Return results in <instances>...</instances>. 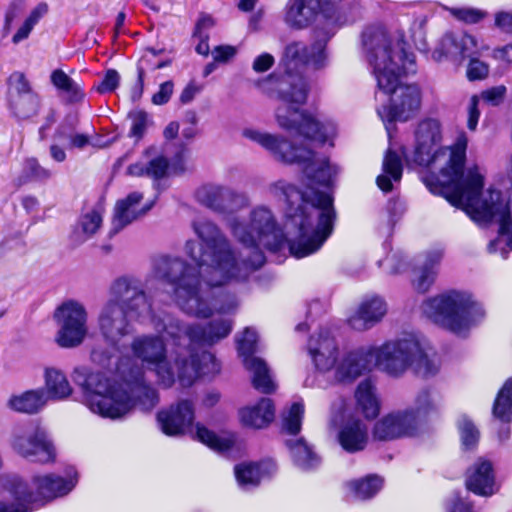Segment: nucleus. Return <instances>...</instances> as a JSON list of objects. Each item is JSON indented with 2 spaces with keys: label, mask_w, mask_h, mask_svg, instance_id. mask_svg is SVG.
<instances>
[{
  "label": "nucleus",
  "mask_w": 512,
  "mask_h": 512,
  "mask_svg": "<svg viewBox=\"0 0 512 512\" xmlns=\"http://www.w3.org/2000/svg\"><path fill=\"white\" fill-rule=\"evenodd\" d=\"M52 172L43 167L36 158H28L23 163L22 173L16 178L17 186L29 181H46L51 178Z\"/></svg>",
  "instance_id": "nucleus-41"
},
{
  "label": "nucleus",
  "mask_w": 512,
  "mask_h": 512,
  "mask_svg": "<svg viewBox=\"0 0 512 512\" xmlns=\"http://www.w3.org/2000/svg\"><path fill=\"white\" fill-rule=\"evenodd\" d=\"M155 327L173 341L175 348L171 359L183 386H190L199 376H213L220 372L221 366L215 356L207 351L198 356L195 346L212 345L227 337L232 330L230 320L219 319L202 327L199 324H185L179 319L166 317L161 325L156 324Z\"/></svg>",
  "instance_id": "nucleus-8"
},
{
  "label": "nucleus",
  "mask_w": 512,
  "mask_h": 512,
  "mask_svg": "<svg viewBox=\"0 0 512 512\" xmlns=\"http://www.w3.org/2000/svg\"><path fill=\"white\" fill-rule=\"evenodd\" d=\"M274 416V405L269 398H262L257 404L239 410L241 423L255 429L268 426L273 421Z\"/></svg>",
  "instance_id": "nucleus-28"
},
{
  "label": "nucleus",
  "mask_w": 512,
  "mask_h": 512,
  "mask_svg": "<svg viewBox=\"0 0 512 512\" xmlns=\"http://www.w3.org/2000/svg\"><path fill=\"white\" fill-rule=\"evenodd\" d=\"M483 49L485 47L479 45L477 39L469 34L447 33L439 40L432 52V58L436 62L445 59L463 61L465 58H469L467 78L470 81L483 80L488 76L489 66L476 58Z\"/></svg>",
  "instance_id": "nucleus-13"
},
{
  "label": "nucleus",
  "mask_w": 512,
  "mask_h": 512,
  "mask_svg": "<svg viewBox=\"0 0 512 512\" xmlns=\"http://www.w3.org/2000/svg\"><path fill=\"white\" fill-rule=\"evenodd\" d=\"M276 464L271 460L261 463H242L235 466L234 472L238 484L243 488L255 487L261 480L270 477L276 471Z\"/></svg>",
  "instance_id": "nucleus-27"
},
{
  "label": "nucleus",
  "mask_w": 512,
  "mask_h": 512,
  "mask_svg": "<svg viewBox=\"0 0 512 512\" xmlns=\"http://www.w3.org/2000/svg\"><path fill=\"white\" fill-rule=\"evenodd\" d=\"M342 1L343 0H321V4L323 6V15L326 18L332 17L338 4Z\"/></svg>",
  "instance_id": "nucleus-63"
},
{
  "label": "nucleus",
  "mask_w": 512,
  "mask_h": 512,
  "mask_svg": "<svg viewBox=\"0 0 512 512\" xmlns=\"http://www.w3.org/2000/svg\"><path fill=\"white\" fill-rule=\"evenodd\" d=\"M479 97L477 95H473L470 98L469 106H468V120L467 127L469 130H476L478 120L480 117V111L478 109Z\"/></svg>",
  "instance_id": "nucleus-52"
},
{
  "label": "nucleus",
  "mask_w": 512,
  "mask_h": 512,
  "mask_svg": "<svg viewBox=\"0 0 512 512\" xmlns=\"http://www.w3.org/2000/svg\"><path fill=\"white\" fill-rule=\"evenodd\" d=\"M315 368L327 372L335 367V379L350 383L364 372L377 367L391 377H401L407 371L429 379L438 374L440 361L428 340L416 333H406L381 346H371L343 355L338 362V348L328 333L312 336L307 345Z\"/></svg>",
  "instance_id": "nucleus-3"
},
{
  "label": "nucleus",
  "mask_w": 512,
  "mask_h": 512,
  "mask_svg": "<svg viewBox=\"0 0 512 512\" xmlns=\"http://www.w3.org/2000/svg\"><path fill=\"white\" fill-rule=\"evenodd\" d=\"M156 57V52L153 49H148L147 52L140 59L137 71H138V85H139V94L142 92L144 75L147 69L148 64L152 63V59Z\"/></svg>",
  "instance_id": "nucleus-50"
},
{
  "label": "nucleus",
  "mask_w": 512,
  "mask_h": 512,
  "mask_svg": "<svg viewBox=\"0 0 512 512\" xmlns=\"http://www.w3.org/2000/svg\"><path fill=\"white\" fill-rule=\"evenodd\" d=\"M103 209L99 206L84 213L80 218L75 231L77 241L83 243L91 238L102 226Z\"/></svg>",
  "instance_id": "nucleus-37"
},
{
  "label": "nucleus",
  "mask_w": 512,
  "mask_h": 512,
  "mask_svg": "<svg viewBox=\"0 0 512 512\" xmlns=\"http://www.w3.org/2000/svg\"><path fill=\"white\" fill-rule=\"evenodd\" d=\"M195 197L201 205L220 215L233 214L249 205L245 193L218 183L200 186Z\"/></svg>",
  "instance_id": "nucleus-17"
},
{
  "label": "nucleus",
  "mask_w": 512,
  "mask_h": 512,
  "mask_svg": "<svg viewBox=\"0 0 512 512\" xmlns=\"http://www.w3.org/2000/svg\"><path fill=\"white\" fill-rule=\"evenodd\" d=\"M50 81L57 90L66 95L70 102L81 101L85 96L81 86L61 69L51 72Z\"/></svg>",
  "instance_id": "nucleus-38"
},
{
  "label": "nucleus",
  "mask_w": 512,
  "mask_h": 512,
  "mask_svg": "<svg viewBox=\"0 0 512 512\" xmlns=\"http://www.w3.org/2000/svg\"><path fill=\"white\" fill-rule=\"evenodd\" d=\"M15 82V89L17 90V95L25 94V93H34L31 90L30 84L23 73H15L11 77Z\"/></svg>",
  "instance_id": "nucleus-59"
},
{
  "label": "nucleus",
  "mask_w": 512,
  "mask_h": 512,
  "mask_svg": "<svg viewBox=\"0 0 512 512\" xmlns=\"http://www.w3.org/2000/svg\"><path fill=\"white\" fill-rule=\"evenodd\" d=\"M78 481L74 470L67 472L66 476L57 474L37 475L32 478V488L22 480L13 483L6 501L10 509L21 508L27 512L44 505L55 498L67 495L73 490Z\"/></svg>",
  "instance_id": "nucleus-12"
},
{
  "label": "nucleus",
  "mask_w": 512,
  "mask_h": 512,
  "mask_svg": "<svg viewBox=\"0 0 512 512\" xmlns=\"http://www.w3.org/2000/svg\"><path fill=\"white\" fill-rule=\"evenodd\" d=\"M257 333L251 328H246L237 337V348L244 367L252 374L253 387L263 394H270L276 390V384L272 378L267 363L254 356L257 346Z\"/></svg>",
  "instance_id": "nucleus-16"
},
{
  "label": "nucleus",
  "mask_w": 512,
  "mask_h": 512,
  "mask_svg": "<svg viewBox=\"0 0 512 512\" xmlns=\"http://www.w3.org/2000/svg\"><path fill=\"white\" fill-rule=\"evenodd\" d=\"M274 64V57L269 53H263L255 58L253 62V70L258 73L269 70Z\"/></svg>",
  "instance_id": "nucleus-57"
},
{
  "label": "nucleus",
  "mask_w": 512,
  "mask_h": 512,
  "mask_svg": "<svg viewBox=\"0 0 512 512\" xmlns=\"http://www.w3.org/2000/svg\"><path fill=\"white\" fill-rule=\"evenodd\" d=\"M304 405L300 402L293 403L282 415V427L287 433L295 435L300 432Z\"/></svg>",
  "instance_id": "nucleus-43"
},
{
  "label": "nucleus",
  "mask_w": 512,
  "mask_h": 512,
  "mask_svg": "<svg viewBox=\"0 0 512 512\" xmlns=\"http://www.w3.org/2000/svg\"><path fill=\"white\" fill-rule=\"evenodd\" d=\"M143 194L138 191L131 192L124 199L117 201L112 219L111 234H116L133 221L144 216L152 204L140 207Z\"/></svg>",
  "instance_id": "nucleus-23"
},
{
  "label": "nucleus",
  "mask_w": 512,
  "mask_h": 512,
  "mask_svg": "<svg viewBox=\"0 0 512 512\" xmlns=\"http://www.w3.org/2000/svg\"><path fill=\"white\" fill-rule=\"evenodd\" d=\"M198 441L217 452H227L237 443V437L232 432L216 434L205 426L197 424L194 436Z\"/></svg>",
  "instance_id": "nucleus-34"
},
{
  "label": "nucleus",
  "mask_w": 512,
  "mask_h": 512,
  "mask_svg": "<svg viewBox=\"0 0 512 512\" xmlns=\"http://www.w3.org/2000/svg\"><path fill=\"white\" fill-rule=\"evenodd\" d=\"M387 313V304L379 296L364 298L348 318V325L355 331H366L382 321Z\"/></svg>",
  "instance_id": "nucleus-21"
},
{
  "label": "nucleus",
  "mask_w": 512,
  "mask_h": 512,
  "mask_svg": "<svg viewBox=\"0 0 512 512\" xmlns=\"http://www.w3.org/2000/svg\"><path fill=\"white\" fill-rule=\"evenodd\" d=\"M493 415L502 422L512 421V379H508L495 399Z\"/></svg>",
  "instance_id": "nucleus-40"
},
{
  "label": "nucleus",
  "mask_w": 512,
  "mask_h": 512,
  "mask_svg": "<svg viewBox=\"0 0 512 512\" xmlns=\"http://www.w3.org/2000/svg\"><path fill=\"white\" fill-rule=\"evenodd\" d=\"M458 427L463 446L466 449L474 447L479 440V431L475 425L467 417L463 416L458 422Z\"/></svg>",
  "instance_id": "nucleus-44"
},
{
  "label": "nucleus",
  "mask_w": 512,
  "mask_h": 512,
  "mask_svg": "<svg viewBox=\"0 0 512 512\" xmlns=\"http://www.w3.org/2000/svg\"><path fill=\"white\" fill-rule=\"evenodd\" d=\"M47 403V397L42 389L29 390L12 395L7 401V407L15 412L34 414Z\"/></svg>",
  "instance_id": "nucleus-30"
},
{
  "label": "nucleus",
  "mask_w": 512,
  "mask_h": 512,
  "mask_svg": "<svg viewBox=\"0 0 512 512\" xmlns=\"http://www.w3.org/2000/svg\"><path fill=\"white\" fill-rule=\"evenodd\" d=\"M147 317L152 318V303L140 280L131 276L115 279L109 287V298L97 318L104 343L92 348L91 361L112 370L117 363L121 340L132 333L131 320Z\"/></svg>",
  "instance_id": "nucleus-7"
},
{
  "label": "nucleus",
  "mask_w": 512,
  "mask_h": 512,
  "mask_svg": "<svg viewBox=\"0 0 512 512\" xmlns=\"http://www.w3.org/2000/svg\"><path fill=\"white\" fill-rule=\"evenodd\" d=\"M328 37L323 35L317 39L309 48L303 42H292L284 51L286 64L312 65L315 69L323 68L327 63L326 44Z\"/></svg>",
  "instance_id": "nucleus-19"
},
{
  "label": "nucleus",
  "mask_w": 512,
  "mask_h": 512,
  "mask_svg": "<svg viewBox=\"0 0 512 512\" xmlns=\"http://www.w3.org/2000/svg\"><path fill=\"white\" fill-rule=\"evenodd\" d=\"M157 419L164 434L168 436L185 434L194 420L193 404L188 400H181L168 410L160 411Z\"/></svg>",
  "instance_id": "nucleus-20"
},
{
  "label": "nucleus",
  "mask_w": 512,
  "mask_h": 512,
  "mask_svg": "<svg viewBox=\"0 0 512 512\" xmlns=\"http://www.w3.org/2000/svg\"><path fill=\"white\" fill-rule=\"evenodd\" d=\"M423 314L434 324L457 335H465L486 316L483 305L461 290H449L426 299Z\"/></svg>",
  "instance_id": "nucleus-11"
},
{
  "label": "nucleus",
  "mask_w": 512,
  "mask_h": 512,
  "mask_svg": "<svg viewBox=\"0 0 512 512\" xmlns=\"http://www.w3.org/2000/svg\"><path fill=\"white\" fill-rule=\"evenodd\" d=\"M47 399L65 400L73 393V388L65 373L55 367H48L44 372Z\"/></svg>",
  "instance_id": "nucleus-31"
},
{
  "label": "nucleus",
  "mask_w": 512,
  "mask_h": 512,
  "mask_svg": "<svg viewBox=\"0 0 512 512\" xmlns=\"http://www.w3.org/2000/svg\"><path fill=\"white\" fill-rule=\"evenodd\" d=\"M287 446L297 467L304 471L312 470L319 466L320 458L302 438L288 440Z\"/></svg>",
  "instance_id": "nucleus-36"
},
{
  "label": "nucleus",
  "mask_w": 512,
  "mask_h": 512,
  "mask_svg": "<svg viewBox=\"0 0 512 512\" xmlns=\"http://www.w3.org/2000/svg\"><path fill=\"white\" fill-rule=\"evenodd\" d=\"M414 415L403 409H395L379 418L373 427L372 435L379 441H392L415 437L420 433Z\"/></svg>",
  "instance_id": "nucleus-18"
},
{
  "label": "nucleus",
  "mask_w": 512,
  "mask_h": 512,
  "mask_svg": "<svg viewBox=\"0 0 512 512\" xmlns=\"http://www.w3.org/2000/svg\"><path fill=\"white\" fill-rule=\"evenodd\" d=\"M405 409L414 415L421 430L426 419L439 411L440 401L431 389L422 388L415 394L413 405Z\"/></svg>",
  "instance_id": "nucleus-29"
},
{
  "label": "nucleus",
  "mask_w": 512,
  "mask_h": 512,
  "mask_svg": "<svg viewBox=\"0 0 512 512\" xmlns=\"http://www.w3.org/2000/svg\"><path fill=\"white\" fill-rule=\"evenodd\" d=\"M120 75L114 69L106 71L102 81L97 85L96 90L101 93L113 92L119 85Z\"/></svg>",
  "instance_id": "nucleus-46"
},
{
  "label": "nucleus",
  "mask_w": 512,
  "mask_h": 512,
  "mask_svg": "<svg viewBox=\"0 0 512 512\" xmlns=\"http://www.w3.org/2000/svg\"><path fill=\"white\" fill-rule=\"evenodd\" d=\"M242 136L263 148L275 161L302 167L306 179L312 184L330 186L338 175L339 167L327 157L318 156L305 142L296 143L282 134L245 128Z\"/></svg>",
  "instance_id": "nucleus-10"
},
{
  "label": "nucleus",
  "mask_w": 512,
  "mask_h": 512,
  "mask_svg": "<svg viewBox=\"0 0 512 512\" xmlns=\"http://www.w3.org/2000/svg\"><path fill=\"white\" fill-rule=\"evenodd\" d=\"M268 191L286 203L291 254L304 258L317 252L332 234L337 218L332 195L313 189L303 192L284 180L270 184Z\"/></svg>",
  "instance_id": "nucleus-5"
},
{
  "label": "nucleus",
  "mask_w": 512,
  "mask_h": 512,
  "mask_svg": "<svg viewBox=\"0 0 512 512\" xmlns=\"http://www.w3.org/2000/svg\"><path fill=\"white\" fill-rule=\"evenodd\" d=\"M319 14H323L321 0H288L283 20L292 29L308 27Z\"/></svg>",
  "instance_id": "nucleus-22"
},
{
  "label": "nucleus",
  "mask_w": 512,
  "mask_h": 512,
  "mask_svg": "<svg viewBox=\"0 0 512 512\" xmlns=\"http://www.w3.org/2000/svg\"><path fill=\"white\" fill-rule=\"evenodd\" d=\"M20 13V7L18 8L16 5L9 6L4 16V23L2 28L3 37H6L11 32L13 22L19 17Z\"/></svg>",
  "instance_id": "nucleus-55"
},
{
  "label": "nucleus",
  "mask_w": 512,
  "mask_h": 512,
  "mask_svg": "<svg viewBox=\"0 0 512 512\" xmlns=\"http://www.w3.org/2000/svg\"><path fill=\"white\" fill-rule=\"evenodd\" d=\"M495 25L504 33L512 35V12L502 11L495 16Z\"/></svg>",
  "instance_id": "nucleus-56"
},
{
  "label": "nucleus",
  "mask_w": 512,
  "mask_h": 512,
  "mask_svg": "<svg viewBox=\"0 0 512 512\" xmlns=\"http://www.w3.org/2000/svg\"><path fill=\"white\" fill-rule=\"evenodd\" d=\"M200 91V88L197 87L194 83L188 84L181 92L180 95V101L183 104H187L191 102L196 94H198Z\"/></svg>",
  "instance_id": "nucleus-61"
},
{
  "label": "nucleus",
  "mask_w": 512,
  "mask_h": 512,
  "mask_svg": "<svg viewBox=\"0 0 512 512\" xmlns=\"http://www.w3.org/2000/svg\"><path fill=\"white\" fill-rule=\"evenodd\" d=\"M449 12L456 19L469 24L479 22L485 15L482 11L478 9L468 7L449 8Z\"/></svg>",
  "instance_id": "nucleus-45"
},
{
  "label": "nucleus",
  "mask_w": 512,
  "mask_h": 512,
  "mask_svg": "<svg viewBox=\"0 0 512 512\" xmlns=\"http://www.w3.org/2000/svg\"><path fill=\"white\" fill-rule=\"evenodd\" d=\"M387 265L389 266V272L392 274L399 273L403 270L404 262L402 259L398 260L397 255H392L390 257H387L385 260Z\"/></svg>",
  "instance_id": "nucleus-62"
},
{
  "label": "nucleus",
  "mask_w": 512,
  "mask_h": 512,
  "mask_svg": "<svg viewBox=\"0 0 512 512\" xmlns=\"http://www.w3.org/2000/svg\"><path fill=\"white\" fill-rule=\"evenodd\" d=\"M357 409L366 419H374L380 412V402L376 389L370 380L362 381L355 393Z\"/></svg>",
  "instance_id": "nucleus-33"
},
{
  "label": "nucleus",
  "mask_w": 512,
  "mask_h": 512,
  "mask_svg": "<svg viewBox=\"0 0 512 512\" xmlns=\"http://www.w3.org/2000/svg\"><path fill=\"white\" fill-rule=\"evenodd\" d=\"M506 92V87L499 85L482 91L480 97L488 104L497 106L503 102Z\"/></svg>",
  "instance_id": "nucleus-48"
},
{
  "label": "nucleus",
  "mask_w": 512,
  "mask_h": 512,
  "mask_svg": "<svg viewBox=\"0 0 512 512\" xmlns=\"http://www.w3.org/2000/svg\"><path fill=\"white\" fill-rule=\"evenodd\" d=\"M198 116L195 111L189 110L182 119V136L188 140L193 139L197 135Z\"/></svg>",
  "instance_id": "nucleus-47"
},
{
  "label": "nucleus",
  "mask_w": 512,
  "mask_h": 512,
  "mask_svg": "<svg viewBox=\"0 0 512 512\" xmlns=\"http://www.w3.org/2000/svg\"><path fill=\"white\" fill-rule=\"evenodd\" d=\"M366 58L377 81V87L390 95V104L377 109L384 123L406 121L421 105V92L416 84H402L401 73L415 74L417 64L401 32L389 33L380 27L363 33Z\"/></svg>",
  "instance_id": "nucleus-4"
},
{
  "label": "nucleus",
  "mask_w": 512,
  "mask_h": 512,
  "mask_svg": "<svg viewBox=\"0 0 512 512\" xmlns=\"http://www.w3.org/2000/svg\"><path fill=\"white\" fill-rule=\"evenodd\" d=\"M131 353L142 365L119 360L113 365V377L87 366H76L72 381L82 393L85 406L94 414L111 420L128 415L136 406L143 411L152 410L159 402L157 391L145 380L144 367L154 372L157 382L166 388L175 382L176 372L167 355L161 335L141 334L130 343Z\"/></svg>",
  "instance_id": "nucleus-1"
},
{
  "label": "nucleus",
  "mask_w": 512,
  "mask_h": 512,
  "mask_svg": "<svg viewBox=\"0 0 512 512\" xmlns=\"http://www.w3.org/2000/svg\"><path fill=\"white\" fill-rule=\"evenodd\" d=\"M14 113L21 119L29 118L37 114L40 99L36 93L17 95L11 102Z\"/></svg>",
  "instance_id": "nucleus-42"
},
{
  "label": "nucleus",
  "mask_w": 512,
  "mask_h": 512,
  "mask_svg": "<svg viewBox=\"0 0 512 512\" xmlns=\"http://www.w3.org/2000/svg\"><path fill=\"white\" fill-rule=\"evenodd\" d=\"M446 512H474V510L470 502L458 495H454L447 502Z\"/></svg>",
  "instance_id": "nucleus-51"
},
{
  "label": "nucleus",
  "mask_w": 512,
  "mask_h": 512,
  "mask_svg": "<svg viewBox=\"0 0 512 512\" xmlns=\"http://www.w3.org/2000/svg\"><path fill=\"white\" fill-rule=\"evenodd\" d=\"M190 242L196 241L188 240L185 244V252L201 267L200 271L180 258L162 257L154 265L156 276L173 285L175 304L188 316L209 318L215 312L225 314L233 311L237 307L235 297L217 296L215 289L245 279H229L216 283L211 278L212 265L191 255L188 249Z\"/></svg>",
  "instance_id": "nucleus-6"
},
{
  "label": "nucleus",
  "mask_w": 512,
  "mask_h": 512,
  "mask_svg": "<svg viewBox=\"0 0 512 512\" xmlns=\"http://www.w3.org/2000/svg\"><path fill=\"white\" fill-rule=\"evenodd\" d=\"M441 258V252H432L427 255L423 265L416 270L412 284L418 292L424 293L429 290L437 275V266Z\"/></svg>",
  "instance_id": "nucleus-35"
},
{
  "label": "nucleus",
  "mask_w": 512,
  "mask_h": 512,
  "mask_svg": "<svg viewBox=\"0 0 512 512\" xmlns=\"http://www.w3.org/2000/svg\"><path fill=\"white\" fill-rule=\"evenodd\" d=\"M382 486L383 480L375 475H370L363 479L353 480L347 483V487L352 495L361 500L373 497L380 491Z\"/></svg>",
  "instance_id": "nucleus-39"
},
{
  "label": "nucleus",
  "mask_w": 512,
  "mask_h": 512,
  "mask_svg": "<svg viewBox=\"0 0 512 512\" xmlns=\"http://www.w3.org/2000/svg\"><path fill=\"white\" fill-rule=\"evenodd\" d=\"M132 125L130 134L135 137H141L146 129L148 117L145 112L138 111L132 114Z\"/></svg>",
  "instance_id": "nucleus-49"
},
{
  "label": "nucleus",
  "mask_w": 512,
  "mask_h": 512,
  "mask_svg": "<svg viewBox=\"0 0 512 512\" xmlns=\"http://www.w3.org/2000/svg\"><path fill=\"white\" fill-rule=\"evenodd\" d=\"M341 447L350 453L363 450L368 442L367 426L360 419L346 421L338 433Z\"/></svg>",
  "instance_id": "nucleus-26"
},
{
  "label": "nucleus",
  "mask_w": 512,
  "mask_h": 512,
  "mask_svg": "<svg viewBox=\"0 0 512 512\" xmlns=\"http://www.w3.org/2000/svg\"><path fill=\"white\" fill-rule=\"evenodd\" d=\"M48 5L44 2L37 4L25 19L33 27L47 14Z\"/></svg>",
  "instance_id": "nucleus-58"
},
{
  "label": "nucleus",
  "mask_w": 512,
  "mask_h": 512,
  "mask_svg": "<svg viewBox=\"0 0 512 512\" xmlns=\"http://www.w3.org/2000/svg\"><path fill=\"white\" fill-rule=\"evenodd\" d=\"M236 55V48L229 45L217 46L212 50L214 62L225 63Z\"/></svg>",
  "instance_id": "nucleus-54"
},
{
  "label": "nucleus",
  "mask_w": 512,
  "mask_h": 512,
  "mask_svg": "<svg viewBox=\"0 0 512 512\" xmlns=\"http://www.w3.org/2000/svg\"><path fill=\"white\" fill-rule=\"evenodd\" d=\"M466 487L480 496L493 495L497 489L492 463L485 459L477 460L467 471Z\"/></svg>",
  "instance_id": "nucleus-25"
},
{
  "label": "nucleus",
  "mask_w": 512,
  "mask_h": 512,
  "mask_svg": "<svg viewBox=\"0 0 512 512\" xmlns=\"http://www.w3.org/2000/svg\"><path fill=\"white\" fill-rule=\"evenodd\" d=\"M9 446L16 455L30 462L49 464L56 459L55 447L46 433L29 425L12 428Z\"/></svg>",
  "instance_id": "nucleus-14"
},
{
  "label": "nucleus",
  "mask_w": 512,
  "mask_h": 512,
  "mask_svg": "<svg viewBox=\"0 0 512 512\" xmlns=\"http://www.w3.org/2000/svg\"><path fill=\"white\" fill-rule=\"evenodd\" d=\"M33 28L34 27L30 23L24 20L22 25L17 29L16 33L12 36V43L17 45L27 39Z\"/></svg>",
  "instance_id": "nucleus-60"
},
{
  "label": "nucleus",
  "mask_w": 512,
  "mask_h": 512,
  "mask_svg": "<svg viewBox=\"0 0 512 512\" xmlns=\"http://www.w3.org/2000/svg\"><path fill=\"white\" fill-rule=\"evenodd\" d=\"M380 174L376 183L383 192H389L393 188V182H399L402 177V162L400 156L389 148L384 156Z\"/></svg>",
  "instance_id": "nucleus-32"
},
{
  "label": "nucleus",
  "mask_w": 512,
  "mask_h": 512,
  "mask_svg": "<svg viewBox=\"0 0 512 512\" xmlns=\"http://www.w3.org/2000/svg\"><path fill=\"white\" fill-rule=\"evenodd\" d=\"M258 88L269 98L278 102L274 117L277 125L286 131H294L311 142L324 144L331 141L337 132L330 120H319L304 110L309 85L304 77L286 72L271 74L257 83Z\"/></svg>",
  "instance_id": "nucleus-9"
},
{
  "label": "nucleus",
  "mask_w": 512,
  "mask_h": 512,
  "mask_svg": "<svg viewBox=\"0 0 512 512\" xmlns=\"http://www.w3.org/2000/svg\"><path fill=\"white\" fill-rule=\"evenodd\" d=\"M173 82L172 81H166L162 83L159 87L158 92H156L152 97V102L155 105H163L166 104L172 93H173Z\"/></svg>",
  "instance_id": "nucleus-53"
},
{
  "label": "nucleus",
  "mask_w": 512,
  "mask_h": 512,
  "mask_svg": "<svg viewBox=\"0 0 512 512\" xmlns=\"http://www.w3.org/2000/svg\"><path fill=\"white\" fill-rule=\"evenodd\" d=\"M168 159L154 147L146 149L141 157L127 167L126 173L132 177H148L159 180L167 175Z\"/></svg>",
  "instance_id": "nucleus-24"
},
{
  "label": "nucleus",
  "mask_w": 512,
  "mask_h": 512,
  "mask_svg": "<svg viewBox=\"0 0 512 512\" xmlns=\"http://www.w3.org/2000/svg\"><path fill=\"white\" fill-rule=\"evenodd\" d=\"M199 242L188 245L191 255L212 265L211 278L216 283L229 279H247L265 262L262 248L275 251L283 243V233L270 208L254 207L248 221L232 217L227 227L232 236L244 247L236 253L230 240L214 222L207 219L192 222Z\"/></svg>",
  "instance_id": "nucleus-2"
},
{
  "label": "nucleus",
  "mask_w": 512,
  "mask_h": 512,
  "mask_svg": "<svg viewBox=\"0 0 512 512\" xmlns=\"http://www.w3.org/2000/svg\"><path fill=\"white\" fill-rule=\"evenodd\" d=\"M220 400V393L217 392V391H209L205 394L203 400H202V404L205 406V407H213L215 406Z\"/></svg>",
  "instance_id": "nucleus-64"
},
{
  "label": "nucleus",
  "mask_w": 512,
  "mask_h": 512,
  "mask_svg": "<svg viewBox=\"0 0 512 512\" xmlns=\"http://www.w3.org/2000/svg\"><path fill=\"white\" fill-rule=\"evenodd\" d=\"M58 331L56 343L62 348H74L82 344L88 333V313L85 306L75 300H69L55 311Z\"/></svg>",
  "instance_id": "nucleus-15"
}]
</instances>
